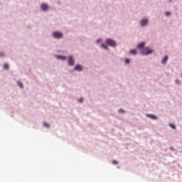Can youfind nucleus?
<instances>
[{
	"instance_id": "1",
	"label": "nucleus",
	"mask_w": 182,
	"mask_h": 182,
	"mask_svg": "<svg viewBox=\"0 0 182 182\" xmlns=\"http://www.w3.org/2000/svg\"><path fill=\"white\" fill-rule=\"evenodd\" d=\"M105 43L106 44H101V48H102V49H105V50H109V46H111V48H116V46H117L116 41L112 38H107Z\"/></svg>"
},
{
	"instance_id": "2",
	"label": "nucleus",
	"mask_w": 182,
	"mask_h": 182,
	"mask_svg": "<svg viewBox=\"0 0 182 182\" xmlns=\"http://www.w3.org/2000/svg\"><path fill=\"white\" fill-rule=\"evenodd\" d=\"M140 53L142 56H149V55H151V53H153V49H150L149 47H146L140 52Z\"/></svg>"
},
{
	"instance_id": "3",
	"label": "nucleus",
	"mask_w": 182,
	"mask_h": 182,
	"mask_svg": "<svg viewBox=\"0 0 182 182\" xmlns=\"http://www.w3.org/2000/svg\"><path fill=\"white\" fill-rule=\"evenodd\" d=\"M53 37L54 39H62L63 38V33L62 31H54L53 33Z\"/></svg>"
},
{
	"instance_id": "4",
	"label": "nucleus",
	"mask_w": 182,
	"mask_h": 182,
	"mask_svg": "<svg viewBox=\"0 0 182 182\" xmlns=\"http://www.w3.org/2000/svg\"><path fill=\"white\" fill-rule=\"evenodd\" d=\"M140 26L144 28L149 25V18H143L139 21Z\"/></svg>"
},
{
	"instance_id": "5",
	"label": "nucleus",
	"mask_w": 182,
	"mask_h": 182,
	"mask_svg": "<svg viewBox=\"0 0 182 182\" xmlns=\"http://www.w3.org/2000/svg\"><path fill=\"white\" fill-rule=\"evenodd\" d=\"M40 8L41 10L43 11V12H48L50 6H49V4H48L47 3H41Z\"/></svg>"
},
{
	"instance_id": "6",
	"label": "nucleus",
	"mask_w": 182,
	"mask_h": 182,
	"mask_svg": "<svg viewBox=\"0 0 182 182\" xmlns=\"http://www.w3.org/2000/svg\"><path fill=\"white\" fill-rule=\"evenodd\" d=\"M72 72H83V66L80 64H77Z\"/></svg>"
},
{
	"instance_id": "7",
	"label": "nucleus",
	"mask_w": 182,
	"mask_h": 182,
	"mask_svg": "<svg viewBox=\"0 0 182 182\" xmlns=\"http://www.w3.org/2000/svg\"><path fill=\"white\" fill-rule=\"evenodd\" d=\"M75 63H76V61L73 58V55H70L68 57V66H75Z\"/></svg>"
},
{
	"instance_id": "8",
	"label": "nucleus",
	"mask_w": 182,
	"mask_h": 182,
	"mask_svg": "<svg viewBox=\"0 0 182 182\" xmlns=\"http://www.w3.org/2000/svg\"><path fill=\"white\" fill-rule=\"evenodd\" d=\"M146 116L149 117V119H151V120H157L158 119L157 116L153 114H146Z\"/></svg>"
},
{
	"instance_id": "9",
	"label": "nucleus",
	"mask_w": 182,
	"mask_h": 182,
	"mask_svg": "<svg viewBox=\"0 0 182 182\" xmlns=\"http://www.w3.org/2000/svg\"><path fill=\"white\" fill-rule=\"evenodd\" d=\"M144 46H146V42H141V43H139L137 46V49H139V50H143L144 49Z\"/></svg>"
},
{
	"instance_id": "10",
	"label": "nucleus",
	"mask_w": 182,
	"mask_h": 182,
	"mask_svg": "<svg viewBox=\"0 0 182 182\" xmlns=\"http://www.w3.org/2000/svg\"><path fill=\"white\" fill-rule=\"evenodd\" d=\"M167 60H168V55H166L161 61L162 65H166L167 63Z\"/></svg>"
},
{
	"instance_id": "11",
	"label": "nucleus",
	"mask_w": 182,
	"mask_h": 182,
	"mask_svg": "<svg viewBox=\"0 0 182 182\" xmlns=\"http://www.w3.org/2000/svg\"><path fill=\"white\" fill-rule=\"evenodd\" d=\"M57 59H60V60H66L67 57L65 55H56Z\"/></svg>"
},
{
	"instance_id": "12",
	"label": "nucleus",
	"mask_w": 182,
	"mask_h": 182,
	"mask_svg": "<svg viewBox=\"0 0 182 182\" xmlns=\"http://www.w3.org/2000/svg\"><path fill=\"white\" fill-rule=\"evenodd\" d=\"M129 53L132 54V55H137V50L136 49H132L129 50Z\"/></svg>"
},
{
	"instance_id": "13",
	"label": "nucleus",
	"mask_w": 182,
	"mask_h": 182,
	"mask_svg": "<svg viewBox=\"0 0 182 182\" xmlns=\"http://www.w3.org/2000/svg\"><path fill=\"white\" fill-rule=\"evenodd\" d=\"M3 68L4 69H5V70H9V64L8 63L4 64Z\"/></svg>"
},
{
	"instance_id": "14",
	"label": "nucleus",
	"mask_w": 182,
	"mask_h": 182,
	"mask_svg": "<svg viewBox=\"0 0 182 182\" xmlns=\"http://www.w3.org/2000/svg\"><path fill=\"white\" fill-rule=\"evenodd\" d=\"M17 85L19 86V87H21V89H23V83H22V82H17Z\"/></svg>"
},
{
	"instance_id": "15",
	"label": "nucleus",
	"mask_w": 182,
	"mask_h": 182,
	"mask_svg": "<svg viewBox=\"0 0 182 182\" xmlns=\"http://www.w3.org/2000/svg\"><path fill=\"white\" fill-rule=\"evenodd\" d=\"M43 126L44 127H46L47 129H50V124L46 123V122H44L43 123Z\"/></svg>"
},
{
	"instance_id": "16",
	"label": "nucleus",
	"mask_w": 182,
	"mask_h": 182,
	"mask_svg": "<svg viewBox=\"0 0 182 182\" xmlns=\"http://www.w3.org/2000/svg\"><path fill=\"white\" fill-rule=\"evenodd\" d=\"M118 112L123 114L126 113V111L124 110L123 108H120V109L118 110Z\"/></svg>"
},
{
	"instance_id": "17",
	"label": "nucleus",
	"mask_w": 182,
	"mask_h": 182,
	"mask_svg": "<svg viewBox=\"0 0 182 182\" xmlns=\"http://www.w3.org/2000/svg\"><path fill=\"white\" fill-rule=\"evenodd\" d=\"M175 83H176V85H181V81H180V80H178V79H176L175 80Z\"/></svg>"
},
{
	"instance_id": "18",
	"label": "nucleus",
	"mask_w": 182,
	"mask_h": 182,
	"mask_svg": "<svg viewBox=\"0 0 182 182\" xmlns=\"http://www.w3.org/2000/svg\"><path fill=\"white\" fill-rule=\"evenodd\" d=\"M125 63H126V65H129L130 64V59L129 58H126L125 59Z\"/></svg>"
},
{
	"instance_id": "19",
	"label": "nucleus",
	"mask_w": 182,
	"mask_h": 182,
	"mask_svg": "<svg viewBox=\"0 0 182 182\" xmlns=\"http://www.w3.org/2000/svg\"><path fill=\"white\" fill-rule=\"evenodd\" d=\"M169 126H170V127H171L173 129V130H176V125H174L173 124H170Z\"/></svg>"
},
{
	"instance_id": "20",
	"label": "nucleus",
	"mask_w": 182,
	"mask_h": 182,
	"mask_svg": "<svg viewBox=\"0 0 182 182\" xmlns=\"http://www.w3.org/2000/svg\"><path fill=\"white\" fill-rule=\"evenodd\" d=\"M165 15H166V16H170V15H171V12H170V11H166V12H165Z\"/></svg>"
},
{
	"instance_id": "21",
	"label": "nucleus",
	"mask_w": 182,
	"mask_h": 182,
	"mask_svg": "<svg viewBox=\"0 0 182 182\" xmlns=\"http://www.w3.org/2000/svg\"><path fill=\"white\" fill-rule=\"evenodd\" d=\"M0 58H5V53L0 52Z\"/></svg>"
},
{
	"instance_id": "22",
	"label": "nucleus",
	"mask_w": 182,
	"mask_h": 182,
	"mask_svg": "<svg viewBox=\"0 0 182 182\" xmlns=\"http://www.w3.org/2000/svg\"><path fill=\"white\" fill-rule=\"evenodd\" d=\"M112 164H115V166H117L119 164V162L116 160L112 161Z\"/></svg>"
},
{
	"instance_id": "23",
	"label": "nucleus",
	"mask_w": 182,
	"mask_h": 182,
	"mask_svg": "<svg viewBox=\"0 0 182 182\" xmlns=\"http://www.w3.org/2000/svg\"><path fill=\"white\" fill-rule=\"evenodd\" d=\"M100 42H102V38H98V39L96 41V43H100Z\"/></svg>"
},
{
	"instance_id": "24",
	"label": "nucleus",
	"mask_w": 182,
	"mask_h": 182,
	"mask_svg": "<svg viewBox=\"0 0 182 182\" xmlns=\"http://www.w3.org/2000/svg\"><path fill=\"white\" fill-rule=\"evenodd\" d=\"M169 150H171L172 151H176V149H174L173 146H170Z\"/></svg>"
},
{
	"instance_id": "25",
	"label": "nucleus",
	"mask_w": 182,
	"mask_h": 182,
	"mask_svg": "<svg viewBox=\"0 0 182 182\" xmlns=\"http://www.w3.org/2000/svg\"><path fill=\"white\" fill-rule=\"evenodd\" d=\"M79 102L80 103H83V98H80L79 99Z\"/></svg>"
},
{
	"instance_id": "26",
	"label": "nucleus",
	"mask_w": 182,
	"mask_h": 182,
	"mask_svg": "<svg viewBox=\"0 0 182 182\" xmlns=\"http://www.w3.org/2000/svg\"><path fill=\"white\" fill-rule=\"evenodd\" d=\"M169 1V2H173V0H168Z\"/></svg>"
}]
</instances>
